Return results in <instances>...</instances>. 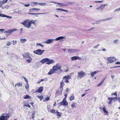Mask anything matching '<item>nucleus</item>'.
<instances>
[{
  "instance_id": "1",
  "label": "nucleus",
  "mask_w": 120,
  "mask_h": 120,
  "mask_svg": "<svg viewBox=\"0 0 120 120\" xmlns=\"http://www.w3.org/2000/svg\"><path fill=\"white\" fill-rule=\"evenodd\" d=\"M21 23L24 25L25 27L28 28H30L31 26L29 20L28 19L26 20L23 22H21Z\"/></svg>"
},
{
  "instance_id": "2",
  "label": "nucleus",
  "mask_w": 120,
  "mask_h": 120,
  "mask_svg": "<svg viewBox=\"0 0 120 120\" xmlns=\"http://www.w3.org/2000/svg\"><path fill=\"white\" fill-rule=\"evenodd\" d=\"M78 75L77 79H79V78H81L82 77L85 76V72L82 71L79 72L78 73Z\"/></svg>"
},
{
  "instance_id": "3",
  "label": "nucleus",
  "mask_w": 120,
  "mask_h": 120,
  "mask_svg": "<svg viewBox=\"0 0 120 120\" xmlns=\"http://www.w3.org/2000/svg\"><path fill=\"white\" fill-rule=\"evenodd\" d=\"M45 51L44 50H41V49H38L36 50L33 51V52L36 54L41 55Z\"/></svg>"
},
{
  "instance_id": "4",
  "label": "nucleus",
  "mask_w": 120,
  "mask_h": 120,
  "mask_svg": "<svg viewBox=\"0 0 120 120\" xmlns=\"http://www.w3.org/2000/svg\"><path fill=\"white\" fill-rule=\"evenodd\" d=\"M9 117L8 115L4 116V114L0 116V120H8Z\"/></svg>"
},
{
  "instance_id": "5",
  "label": "nucleus",
  "mask_w": 120,
  "mask_h": 120,
  "mask_svg": "<svg viewBox=\"0 0 120 120\" xmlns=\"http://www.w3.org/2000/svg\"><path fill=\"white\" fill-rule=\"evenodd\" d=\"M68 51L69 53H74L79 52L80 51V50L75 49H68Z\"/></svg>"
},
{
  "instance_id": "6",
  "label": "nucleus",
  "mask_w": 120,
  "mask_h": 120,
  "mask_svg": "<svg viewBox=\"0 0 120 120\" xmlns=\"http://www.w3.org/2000/svg\"><path fill=\"white\" fill-rule=\"evenodd\" d=\"M107 60L109 63H111L116 60V59L114 57H111L108 58Z\"/></svg>"
},
{
  "instance_id": "7",
  "label": "nucleus",
  "mask_w": 120,
  "mask_h": 120,
  "mask_svg": "<svg viewBox=\"0 0 120 120\" xmlns=\"http://www.w3.org/2000/svg\"><path fill=\"white\" fill-rule=\"evenodd\" d=\"M17 30L16 29H9L7 30L6 31H5L4 33H8L9 34H11L13 32Z\"/></svg>"
},
{
  "instance_id": "8",
  "label": "nucleus",
  "mask_w": 120,
  "mask_h": 120,
  "mask_svg": "<svg viewBox=\"0 0 120 120\" xmlns=\"http://www.w3.org/2000/svg\"><path fill=\"white\" fill-rule=\"evenodd\" d=\"M61 66L59 63H57L56 66H54L53 67V69L55 71H56L57 70H60Z\"/></svg>"
},
{
  "instance_id": "9",
  "label": "nucleus",
  "mask_w": 120,
  "mask_h": 120,
  "mask_svg": "<svg viewBox=\"0 0 120 120\" xmlns=\"http://www.w3.org/2000/svg\"><path fill=\"white\" fill-rule=\"evenodd\" d=\"M62 90V88H60L56 91V97L57 96L61 94Z\"/></svg>"
},
{
  "instance_id": "10",
  "label": "nucleus",
  "mask_w": 120,
  "mask_h": 120,
  "mask_svg": "<svg viewBox=\"0 0 120 120\" xmlns=\"http://www.w3.org/2000/svg\"><path fill=\"white\" fill-rule=\"evenodd\" d=\"M30 54L29 53H26L23 55V57L24 58H29L32 60V59L30 56Z\"/></svg>"
},
{
  "instance_id": "11",
  "label": "nucleus",
  "mask_w": 120,
  "mask_h": 120,
  "mask_svg": "<svg viewBox=\"0 0 120 120\" xmlns=\"http://www.w3.org/2000/svg\"><path fill=\"white\" fill-rule=\"evenodd\" d=\"M55 41V39H50L47 40L44 42L47 44H50L52 43Z\"/></svg>"
},
{
  "instance_id": "12",
  "label": "nucleus",
  "mask_w": 120,
  "mask_h": 120,
  "mask_svg": "<svg viewBox=\"0 0 120 120\" xmlns=\"http://www.w3.org/2000/svg\"><path fill=\"white\" fill-rule=\"evenodd\" d=\"M60 104L61 105H63L66 106L68 105V103L64 98L62 101L60 102Z\"/></svg>"
},
{
  "instance_id": "13",
  "label": "nucleus",
  "mask_w": 120,
  "mask_h": 120,
  "mask_svg": "<svg viewBox=\"0 0 120 120\" xmlns=\"http://www.w3.org/2000/svg\"><path fill=\"white\" fill-rule=\"evenodd\" d=\"M81 59V57L78 56H75L71 57V60L72 61L75 60H77L80 59Z\"/></svg>"
},
{
  "instance_id": "14",
  "label": "nucleus",
  "mask_w": 120,
  "mask_h": 120,
  "mask_svg": "<svg viewBox=\"0 0 120 120\" xmlns=\"http://www.w3.org/2000/svg\"><path fill=\"white\" fill-rule=\"evenodd\" d=\"M117 98V97H116L113 98H108V99L110 100V101L108 102V104H111L112 103V100L113 99H116V100Z\"/></svg>"
},
{
  "instance_id": "15",
  "label": "nucleus",
  "mask_w": 120,
  "mask_h": 120,
  "mask_svg": "<svg viewBox=\"0 0 120 120\" xmlns=\"http://www.w3.org/2000/svg\"><path fill=\"white\" fill-rule=\"evenodd\" d=\"M49 60V59L48 58H45L43 59L40 62L42 64H44L46 62L48 61Z\"/></svg>"
},
{
  "instance_id": "16",
  "label": "nucleus",
  "mask_w": 120,
  "mask_h": 120,
  "mask_svg": "<svg viewBox=\"0 0 120 120\" xmlns=\"http://www.w3.org/2000/svg\"><path fill=\"white\" fill-rule=\"evenodd\" d=\"M43 87H41L37 90L36 92H39L40 93L42 92L43 90Z\"/></svg>"
},
{
  "instance_id": "17",
  "label": "nucleus",
  "mask_w": 120,
  "mask_h": 120,
  "mask_svg": "<svg viewBox=\"0 0 120 120\" xmlns=\"http://www.w3.org/2000/svg\"><path fill=\"white\" fill-rule=\"evenodd\" d=\"M55 62V61L53 60H49L46 64H49L52 63H54Z\"/></svg>"
},
{
  "instance_id": "18",
  "label": "nucleus",
  "mask_w": 120,
  "mask_h": 120,
  "mask_svg": "<svg viewBox=\"0 0 120 120\" xmlns=\"http://www.w3.org/2000/svg\"><path fill=\"white\" fill-rule=\"evenodd\" d=\"M98 72H99L98 71H94V72H91L90 73L91 76H92L93 77L95 75V74Z\"/></svg>"
},
{
  "instance_id": "19",
  "label": "nucleus",
  "mask_w": 120,
  "mask_h": 120,
  "mask_svg": "<svg viewBox=\"0 0 120 120\" xmlns=\"http://www.w3.org/2000/svg\"><path fill=\"white\" fill-rule=\"evenodd\" d=\"M8 0H0V4H3L6 3Z\"/></svg>"
},
{
  "instance_id": "20",
  "label": "nucleus",
  "mask_w": 120,
  "mask_h": 120,
  "mask_svg": "<svg viewBox=\"0 0 120 120\" xmlns=\"http://www.w3.org/2000/svg\"><path fill=\"white\" fill-rule=\"evenodd\" d=\"M64 38V37L63 36H61L57 38H56L55 40V41H58L60 40L63 39Z\"/></svg>"
},
{
  "instance_id": "21",
  "label": "nucleus",
  "mask_w": 120,
  "mask_h": 120,
  "mask_svg": "<svg viewBox=\"0 0 120 120\" xmlns=\"http://www.w3.org/2000/svg\"><path fill=\"white\" fill-rule=\"evenodd\" d=\"M55 71L53 69V70H50V71L48 72V74L49 75H50L53 74L55 73Z\"/></svg>"
},
{
  "instance_id": "22",
  "label": "nucleus",
  "mask_w": 120,
  "mask_h": 120,
  "mask_svg": "<svg viewBox=\"0 0 120 120\" xmlns=\"http://www.w3.org/2000/svg\"><path fill=\"white\" fill-rule=\"evenodd\" d=\"M70 77V76L68 75H67V76H65L63 77V79L65 80H68L69 79V78Z\"/></svg>"
},
{
  "instance_id": "23",
  "label": "nucleus",
  "mask_w": 120,
  "mask_h": 120,
  "mask_svg": "<svg viewBox=\"0 0 120 120\" xmlns=\"http://www.w3.org/2000/svg\"><path fill=\"white\" fill-rule=\"evenodd\" d=\"M47 13H29V14H31L32 15H41L43 14H47Z\"/></svg>"
},
{
  "instance_id": "24",
  "label": "nucleus",
  "mask_w": 120,
  "mask_h": 120,
  "mask_svg": "<svg viewBox=\"0 0 120 120\" xmlns=\"http://www.w3.org/2000/svg\"><path fill=\"white\" fill-rule=\"evenodd\" d=\"M63 81V80H62V81L60 83V88L63 89L62 87L64 86V82Z\"/></svg>"
},
{
  "instance_id": "25",
  "label": "nucleus",
  "mask_w": 120,
  "mask_h": 120,
  "mask_svg": "<svg viewBox=\"0 0 120 120\" xmlns=\"http://www.w3.org/2000/svg\"><path fill=\"white\" fill-rule=\"evenodd\" d=\"M40 10V9H38L37 8H33L30 9V10L32 11L33 10H35L36 11H38Z\"/></svg>"
},
{
  "instance_id": "26",
  "label": "nucleus",
  "mask_w": 120,
  "mask_h": 120,
  "mask_svg": "<svg viewBox=\"0 0 120 120\" xmlns=\"http://www.w3.org/2000/svg\"><path fill=\"white\" fill-rule=\"evenodd\" d=\"M26 39H21L20 41H21V42L22 43H24L26 41Z\"/></svg>"
},
{
  "instance_id": "27",
  "label": "nucleus",
  "mask_w": 120,
  "mask_h": 120,
  "mask_svg": "<svg viewBox=\"0 0 120 120\" xmlns=\"http://www.w3.org/2000/svg\"><path fill=\"white\" fill-rule=\"evenodd\" d=\"M46 3H40L39 4V5L41 6H44L46 5Z\"/></svg>"
},
{
  "instance_id": "28",
  "label": "nucleus",
  "mask_w": 120,
  "mask_h": 120,
  "mask_svg": "<svg viewBox=\"0 0 120 120\" xmlns=\"http://www.w3.org/2000/svg\"><path fill=\"white\" fill-rule=\"evenodd\" d=\"M29 22H30V23L31 24V23H33V24H35V22H36V21L35 20H32L31 21H30L29 20Z\"/></svg>"
},
{
  "instance_id": "29",
  "label": "nucleus",
  "mask_w": 120,
  "mask_h": 120,
  "mask_svg": "<svg viewBox=\"0 0 120 120\" xmlns=\"http://www.w3.org/2000/svg\"><path fill=\"white\" fill-rule=\"evenodd\" d=\"M37 97L38 98H39L40 99H41V100H42V99H43V97L42 96H39L38 95H37Z\"/></svg>"
},
{
  "instance_id": "30",
  "label": "nucleus",
  "mask_w": 120,
  "mask_h": 120,
  "mask_svg": "<svg viewBox=\"0 0 120 120\" xmlns=\"http://www.w3.org/2000/svg\"><path fill=\"white\" fill-rule=\"evenodd\" d=\"M50 111L51 112L53 113H56V111H56L53 109H51Z\"/></svg>"
},
{
  "instance_id": "31",
  "label": "nucleus",
  "mask_w": 120,
  "mask_h": 120,
  "mask_svg": "<svg viewBox=\"0 0 120 120\" xmlns=\"http://www.w3.org/2000/svg\"><path fill=\"white\" fill-rule=\"evenodd\" d=\"M103 111L105 113H108V112L106 110V108L104 107L103 108Z\"/></svg>"
},
{
  "instance_id": "32",
  "label": "nucleus",
  "mask_w": 120,
  "mask_h": 120,
  "mask_svg": "<svg viewBox=\"0 0 120 120\" xmlns=\"http://www.w3.org/2000/svg\"><path fill=\"white\" fill-rule=\"evenodd\" d=\"M30 96L28 95H25L24 96L23 98L25 99L29 98Z\"/></svg>"
},
{
  "instance_id": "33",
  "label": "nucleus",
  "mask_w": 120,
  "mask_h": 120,
  "mask_svg": "<svg viewBox=\"0 0 120 120\" xmlns=\"http://www.w3.org/2000/svg\"><path fill=\"white\" fill-rule=\"evenodd\" d=\"M49 100V97H48L47 98H46L45 99H44L43 100V101H48Z\"/></svg>"
},
{
  "instance_id": "34",
  "label": "nucleus",
  "mask_w": 120,
  "mask_h": 120,
  "mask_svg": "<svg viewBox=\"0 0 120 120\" xmlns=\"http://www.w3.org/2000/svg\"><path fill=\"white\" fill-rule=\"evenodd\" d=\"M74 97L73 95H72L70 97V99L71 101L73 100L74 99Z\"/></svg>"
},
{
  "instance_id": "35",
  "label": "nucleus",
  "mask_w": 120,
  "mask_h": 120,
  "mask_svg": "<svg viewBox=\"0 0 120 120\" xmlns=\"http://www.w3.org/2000/svg\"><path fill=\"white\" fill-rule=\"evenodd\" d=\"M56 113H57V116H61V115L59 112L57 111H56Z\"/></svg>"
},
{
  "instance_id": "36",
  "label": "nucleus",
  "mask_w": 120,
  "mask_h": 120,
  "mask_svg": "<svg viewBox=\"0 0 120 120\" xmlns=\"http://www.w3.org/2000/svg\"><path fill=\"white\" fill-rule=\"evenodd\" d=\"M23 78L24 79L25 81L27 83H28V80L26 79V77H23Z\"/></svg>"
},
{
  "instance_id": "37",
  "label": "nucleus",
  "mask_w": 120,
  "mask_h": 120,
  "mask_svg": "<svg viewBox=\"0 0 120 120\" xmlns=\"http://www.w3.org/2000/svg\"><path fill=\"white\" fill-rule=\"evenodd\" d=\"M23 106L25 107L26 106V107H28L29 108H30V106L29 105H26V104H25L24 105H23Z\"/></svg>"
},
{
  "instance_id": "38",
  "label": "nucleus",
  "mask_w": 120,
  "mask_h": 120,
  "mask_svg": "<svg viewBox=\"0 0 120 120\" xmlns=\"http://www.w3.org/2000/svg\"><path fill=\"white\" fill-rule=\"evenodd\" d=\"M6 15L0 13V16L1 17H5Z\"/></svg>"
},
{
  "instance_id": "39",
  "label": "nucleus",
  "mask_w": 120,
  "mask_h": 120,
  "mask_svg": "<svg viewBox=\"0 0 120 120\" xmlns=\"http://www.w3.org/2000/svg\"><path fill=\"white\" fill-rule=\"evenodd\" d=\"M37 45H39V46H40L43 47L44 46L43 45H42L40 43H38L37 44Z\"/></svg>"
},
{
  "instance_id": "40",
  "label": "nucleus",
  "mask_w": 120,
  "mask_h": 120,
  "mask_svg": "<svg viewBox=\"0 0 120 120\" xmlns=\"http://www.w3.org/2000/svg\"><path fill=\"white\" fill-rule=\"evenodd\" d=\"M113 42L115 44H117L118 42V40L117 39H116L115 40H114L113 41Z\"/></svg>"
},
{
  "instance_id": "41",
  "label": "nucleus",
  "mask_w": 120,
  "mask_h": 120,
  "mask_svg": "<svg viewBox=\"0 0 120 120\" xmlns=\"http://www.w3.org/2000/svg\"><path fill=\"white\" fill-rule=\"evenodd\" d=\"M29 87V85L28 83H27V85L25 86V88L26 89H28Z\"/></svg>"
},
{
  "instance_id": "42",
  "label": "nucleus",
  "mask_w": 120,
  "mask_h": 120,
  "mask_svg": "<svg viewBox=\"0 0 120 120\" xmlns=\"http://www.w3.org/2000/svg\"><path fill=\"white\" fill-rule=\"evenodd\" d=\"M106 4H102V5H101L100 6V7H103V8H102V9H103L104 8V6H106Z\"/></svg>"
},
{
  "instance_id": "43",
  "label": "nucleus",
  "mask_w": 120,
  "mask_h": 120,
  "mask_svg": "<svg viewBox=\"0 0 120 120\" xmlns=\"http://www.w3.org/2000/svg\"><path fill=\"white\" fill-rule=\"evenodd\" d=\"M11 44L10 42H9V41H8L6 45H7V46H9L10 45H11Z\"/></svg>"
},
{
  "instance_id": "44",
  "label": "nucleus",
  "mask_w": 120,
  "mask_h": 120,
  "mask_svg": "<svg viewBox=\"0 0 120 120\" xmlns=\"http://www.w3.org/2000/svg\"><path fill=\"white\" fill-rule=\"evenodd\" d=\"M112 19V17H109L105 19L106 21L107 20H111Z\"/></svg>"
},
{
  "instance_id": "45",
  "label": "nucleus",
  "mask_w": 120,
  "mask_h": 120,
  "mask_svg": "<svg viewBox=\"0 0 120 120\" xmlns=\"http://www.w3.org/2000/svg\"><path fill=\"white\" fill-rule=\"evenodd\" d=\"M17 84L18 87H19L20 86H21L22 85V83L21 82L19 83H17Z\"/></svg>"
},
{
  "instance_id": "46",
  "label": "nucleus",
  "mask_w": 120,
  "mask_h": 120,
  "mask_svg": "<svg viewBox=\"0 0 120 120\" xmlns=\"http://www.w3.org/2000/svg\"><path fill=\"white\" fill-rule=\"evenodd\" d=\"M75 103H72L71 105V106L72 107L74 108L75 107Z\"/></svg>"
},
{
  "instance_id": "47",
  "label": "nucleus",
  "mask_w": 120,
  "mask_h": 120,
  "mask_svg": "<svg viewBox=\"0 0 120 120\" xmlns=\"http://www.w3.org/2000/svg\"><path fill=\"white\" fill-rule=\"evenodd\" d=\"M31 60V59H29L27 60H26V61H27L28 63H30L31 62V60Z\"/></svg>"
},
{
  "instance_id": "48",
  "label": "nucleus",
  "mask_w": 120,
  "mask_h": 120,
  "mask_svg": "<svg viewBox=\"0 0 120 120\" xmlns=\"http://www.w3.org/2000/svg\"><path fill=\"white\" fill-rule=\"evenodd\" d=\"M13 41V45H15L16 44L17 42V41Z\"/></svg>"
},
{
  "instance_id": "49",
  "label": "nucleus",
  "mask_w": 120,
  "mask_h": 120,
  "mask_svg": "<svg viewBox=\"0 0 120 120\" xmlns=\"http://www.w3.org/2000/svg\"><path fill=\"white\" fill-rule=\"evenodd\" d=\"M5 17H6L7 18H9V19H11L12 18V17H11L6 15Z\"/></svg>"
},
{
  "instance_id": "50",
  "label": "nucleus",
  "mask_w": 120,
  "mask_h": 120,
  "mask_svg": "<svg viewBox=\"0 0 120 120\" xmlns=\"http://www.w3.org/2000/svg\"><path fill=\"white\" fill-rule=\"evenodd\" d=\"M112 95H116V96H117V95H116V92H115L114 93H112L111 94Z\"/></svg>"
},
{
  "instance_id": "51",
  "label": "nucleus",
  "mask_w": 120,
  "mask_h": 120,
  "mask_svg": "<svg viewBox=\"0 0 120 120\" xmlns=\"http://www.w3.org/2000/svg\"><path fill=\"white\" fill-rule=\"evenodd\" d=\"M50 3H53L56 4H58L59 3H57L56 2L52 1L49 2Z\"/></svg>"
},
{
  "instance_id": "52",
  "label": "nucleus",
  "mask_w": 120,
  "mask_h": 120,
  "mask_svg": "<svg viewBox=\"0 0 120 120\" xmlns=\"http://www.w3.org/2000/svg\"><path fill=\"white\" fill-rule=\"evenodd\" d=\"M95 28L94 27H92L89 30H88V31H91L93 30Z\"/></svg>"
},
{
  "instance_id": "53",
  "label": "nucleus",
  "mask_w": 120,
  "mask_h": 120,
  "mask_svg": "<svg viewBox=\"0 0 120 120\" xmlns=\"http://www.w3.org/2000/svg\"><path fill=\"white\" fill-rule=\"evenodd\" d=\"M99 44H98V45H96L95 47H94V48H95L96 49H97L98 48V47L99 46Z\"/></svg>"
},
{
  "instance_id": "54",
  "label": "nucleus",
  "mask_w": 120,
  "mask_h": 120,
  "mask_svg": "<svg viewBox=\"0 0 120 120\" xmlns=\"http://www.w3.org/2000/svg\"><path fill=\"white\" fill-rule=\"evenodd\" d=\"M62 11H64V12H68V10H64V9H62Z\"/></svg>"
},
{
  "instance_id": "55",
  "label": "nucleus",
  "mask_w": 120,
  "mask_h": 120,
  "mask_svg": "<svg viewBox=\"0 0 120 120\" xmlns=\"http://www.w3.org/2000/svg\"><path fill=\"white\" fill-rule=\"evenodd\" d=\"M103 83L101 82H100L99 84H98L97 85V86H100Z\"/></svg>"
},
{
  "instance_id": "56",
  "label": "nucleus",
  "mask_w": 120,
  "mask_h": 120,
  "mask_svg": "<svg viewBox=\"0 0 120 120\" xmlns=\"http://www.w3.org/2000/svg\"><path fill=\"white\" fill-rule=\"evenodd\" d=\"M56 11H62V9L61 8H56Z\"/></svg>"
},
{
  "instance_id": "57",
  "label": "nucleus",
  "mask_w": 120,
  "mask_h": 120,
  "mask_svg": "<svg viewBox=\"0 0 120 120\" xmlns=\"http://www.w3.org/2000/svg\"><path fill=\"white\" fill-rule=\"evenodd\" d=\"M30 4H25L24 5L25 7H28L29 6H30Z\"/></svg>"
},
{
  "instance_id": "58",
  "label": "nucleus",
  "mask_w": 120,
  "mask_h": 120,
  "mask_svg": "<svg viewBox=\"0 0 120 120\" xmlns=\"http://www.w3.org/2000/svg\"><path fill=\"white\" fill-rule=\"evenodd\" d=\"M4 29H0V31L2 32L4 31Z\"/></svg>"
},
{
  "instance_id": "59",
  "label": "nucleus",
  "mask_w": 120,
  "mask_h": 120,
  "mask_svg": "<svg viewBox=\"0 0 120 120\" xmlns=\"http://www.w3.org/2000/svg\"><path fill=\"white\" fill-rule=\"evenodd\" d=\"M33 3H34V4H39V3L37 2H33Z\"/></svg>"
},
{
  "instance_id": "60",
  "label": "nucleus",
  "mask_w": 120,
  "mask_h": 120,
  "mask_svg": "<svg viewBox=\"0 0 120 120\" xmlns=\"http://www.w3.org/2000/svg\"><path fill=\"white\" fill-rule=\"evenodd\" d=\"M100 21H106V19H103L101 20Z\"/></svg>"
},
{
  "instance_id": "61",
  "label": "nucleus",
  "mask_w": 120,
  "mask_h": 120,
  "mask_svg": "<svg viewBox=\"0 0 120 120\" xmlns=\"http://www.w3.org/2000/svg\"><path fill=\"white\" fill-rule=\"evenodd\" d=\"M102 2V1H95V2L97 3H101V2Z\"/></svg>"
},
{
  "instance_id": "62",
  "label": "nucleus",
  "mask_w": 120,
  "mask_h": 120,
  "mask_svg": "<svg viewBox=\"0 0 120 120\" xmlns=\"http://www.w3.org/2000/svg\"><path fill=\"white\" fill-rule=\"evenodd\" d=\"M105 78H104L101 81V82L102 83H103V82H104V80H105Z\"/></svg>"
},
{
  "instance_id": "63",
  "label": "nucleus",
  "mask_w": 120,
  "mask_h": 120,
  "mask_svg": "<svg viewBox=\"0 0 120 120\" xmlns=\"http://www.w3.org/2000/svg\"><path fill=\"white\" fill-rule=\"evenodd\" d=\"M105 78H104L101 81V82L102 83H103V82H104V80H105Z\"/></svg>"
},
{
  "instance_id": "64",
  "label": "nucleus",
  "mask_w": 120,
  "mask_h": 120,
  "mask_svg": "<svg viewBox=\"0 0 120 120\" xmlns=\"http://www.w3.org/2000/svg\"><path fill=\"white\" fill-rule=\"evenodd\" d=\"M64 82L66 83H68L69 82V81L68 80H65Z\"/></svg>"
}]
</instances>
